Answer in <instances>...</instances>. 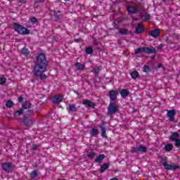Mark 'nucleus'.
Here are the masks:
<instances>
[{"instance_id":"f257e3e1","label":"nucleus","mask_w":180,"mask_h":180,"mask_svg":"<svg viewBox=\"0 0 180 180\" xmlns=\"http://www.w3.org/2000/svg\"><path fill=\"white\" fill-rule=\"evenodd\" d=\"M47 65H49V61L46 58L44 53H39L35 60V65L33 70V74L34 77L40 78L42 81L47 78V75H44V72L47 71Z\"/></svg>"},{"instance_id":"f03ea898","label":"nucleus","mask_w":180,"mask_h":180,"mask_svg":"<svg viewBox=\"0 0 180 180\" xmlns=\"http://www.w3.org/2000/svg\"><path fill=\"white\" fill-rule=\"evenodd\" d=\"M127 11L131 16L136 13H140L141 19L145 18V20H150V16L149 14L146 13L144 5L141 3H136L134 6H129L127 7Z\"/></svg>"},{"instance_id":"7ed1b4c3","label":"nucleus","mask_w":180,"mask_h":180,"mask_svg":"<svg viewBox=\"0 0 180 180\" xmlns=\"http://www.w3.org/2000/svg\"><path fill=\"white\" fill-rule=\"evenodd\" d=\"M13 25H14V30L17 32V33H19V34L25 35V34H29L30 33V30H29V29L24 27L23 26L16 22H14Z\"/></svg>"},{"instance_id":"20e7f679","label":"nucleus","mask_w":180,"mask_h":180,"mask_svg":"<svg viewBox=\"0 0 180 180\" xmlns=\"http://www.w3.org/2000/svg\"><path fill=\"white\" fill-rule=\"evenodd\" d=\"M119 112V105L113 102H110L108 107L107 115L112 116V115H116Z\"/></svg>"},{"instance_id":"39448f33","label":"nucleus","mask_w":180,"mask_h":180,"mask_svg":"<svg viewBox=\"0 0 180 180\" xmlns=\"http://www.w3.org/2000/svg\"><path fill=\"white\" fill-rule=\"evenodd\" d=\"M142 51L146 54H155L157 53V51H155V49H151L148 47H141L135 49L134 54H140V53H142Z\"/></svg>"},{"instance_id":"423d86ee","label":"nucleus","mask_w":180,"mask_h":180,"mask_svg":"<svg viewBox=\"0 0 180 180\" xmlns=\"http://www.w3.org/2000/svg\"><path fill=\"white\" fill-rule=\"evenodd\" d=\"M130 153H147V147L145 146H139L136 147H133L131 148Z\"/></svg>"},{"instance_id":"0eeeda50","label":"nucleus","mask_w":180,"mask_h":180,"mask_svg":"<svg viewBox=\"0 0 180 180\" xmlns=\"http://www.w3.org/2000/svg\"><path fill=\"white\" fill-rule=\"evenodd\" d=\"M1 168L5 172H12L13 171V165L10 162H4L1 165Z\"/></svg>"},{"instance_id":"6e6552de","label":"nucleus","mask_w":180,"mask_h":180,"mask_svg":"<svg viewBox=\"0 0 180 180\" xmlns=\"http://www.w3.org/2000/svg\"><path fill=\"white\" fill-rule=\"evenodd\" d=\"M117 95H119V91L117 90H111L108 93V96L110 98V101L113 102L117 99Z\"/></svg>"},{"instance_id":"1a4fd4ad","label":"nucleus","mask_w":180,"mask_h":180,"mask_svg":"<svg viewBox=\"0 0 180 180\" xmlns=\"http://www.w3.org/2000/svg\"><path fill=\"white\" fill-rule=\"evenodd\" d=\"M175 115H176L175 110H169L167 111V116L169 117V122H174V120H175Z\"/></svg>"},{"instance_id":"9d476101","label":"nucleus","mask_w":180,"mask_h":180,"mask_svg":"<svg viewBox=\"0 0 180 180\" xmlns=\"http://www.w3.org/2000/svg\"><path fill=\"white\" fill-rule=\"evenodd\" d=\"M163 167L165 169L172 170V171H176V169H179L180 168L179 165H172L167 163L164 164Z\"/></svg>"},{"instance_id":"9b49d317","label":"nucleus","mask_w":180,"mask_h":180,"mask_svg":"<svg viewBox=\"0 0 180 180\" xmlns=\"http://www.w3.org/2000/svg\"><path fill=\"white\" fill-rule=\"evenodd\" d=\"M22 123L25 126V127H29L32 126V124H33V120H30L27 116H25L22 120Z\"/></svg>"},{"instance_id":"f8f14e48","label":"nucleus","mask_w":180,"mask_h":180,"mask_svg":"<svg viewBox=\"0 0 180 180\" xmlns=\"http://www.w3.org/2000/svg\"><path fill=\"white\" fill-rule=\"evenodd\" d=\"M82 104L88 106V108H93V109H95V106H96L95 103L86 99L83 100Z\"/></svg>"},{"instance_id":"ddd939ff","label":"nucleus","mask_w":180,"mask_h":180,"mask_svg":"<svg viewBox=\"0 0 180 180\" xmlns=\"http://www.w3.org/2000/svg\"><path fill=\"white\" fill-rule=\"evenodd\" d=\"M148 35L151 36V37H154L155 39H157V37H160V30L155 29L154 30L150 31L148 32Z\"/></svg>"},{"instance_id":"4468645a","label":"nucleus","mask_w":180,"mask_h":180,"mask_svg":"<svg viewBox=\"0 0 180 180\" xmlns=\"http://www.w3.org/2000/svg\"><path fill=\"white\" fill-rule=\"evenodd\" d=\"M64 99V97L63 96V95L59 94L56 96L53 99H52V102L53 103H61V102H63V100Z\"/></svg>"},{"instance_id":"2eb2a0df","label":"nucleus","mask_w":180,"mask_h":180,"mask_svg":"<svg viewBox=\"0 0 180 180\" xmlns=\"http://www.w3.org/2000/svg\"><path fill=\"white\" fill-rule=\"evenodd\" d=\"M53 15H54V18L55 20H60V19H63V15L61 13V11L60 10L58 11H53Z\"/></svg>"},{"instance_id":"dca6fc26","label":"nucleus","mask_w":180,"mask_h":180,"mask_svg":"<svg viewBox=\"0 0 180 180\" xmlns=\"http://www.w3.org/2000/svg\"><path fill=\"white\" fill-rule=\"evenodd\" d=\"M143 32H144V25H143V23L140 22L136 27L135 33H136V34H141Z\"/></svg>"},{"instance_id":"f3484780","label":"nucleus","mask_w":180,"mask_h":180,"mask_svg":"<svg viewBox=\"0 0 180 180\" xmlns=\"http://www.w3.org/2000/svg\"><path fill=\"white\" fill-rule=\"evenodd\" d=\"M179 139V134L178 132H172L169 139L170 141H176Z\"/></svg>"},{"instance_id":"a211bd4d","label":"nucleus","mask_w":180,"mask_h":180,"mask_svg":"<svg viewBox=\"0 0 180 180\" xmlns=\"http://www.w3.org/2000/svg\"><path fill=\"white\" fill-rule=\"evenodd\" d=\"M75 67H76V70H77V71H84V70H85V65L79 62H77L75 64Z\"/></svg>"},{"instance_id":"6ab92c4d","label":"nucleus","mask_w":180,"mask_h":180,"mask_svg":"<svg viewBox=\"0 0 180 180\" xmlns=\"http://www.w3.org/2000/svg\"><path fill=\"white\" fill-rule=\"evenodd\" d=\"M99 127L101 128V136L102 137H108L106 136V127L105 126V122H103Z\"/></svg>"},{"instance_id":"aec40b11","label":"nucleus","mask_w":180,"mask_h":180,"mask_svg":"<svg viewBox=\"0 0 180 180\" xmlns=\"http://www.w3.org/2000/svg\"><path fill=\"white\" fill-rule=\"evenodd\" d=\"M105 158H106V156L104 154H101L96 158L94 162H103V160H105Z\"/></svg>"},{"instance_id":"412c9836","label":"nucleus","mask_w":180,"mask_h":180,"mask_svg":"<svg viewBox=\"0 0 180 180\" xmlns=\"http://www.w3.org/2000/svg\"><path fill=\"white\" fill-rule=\"evenodd\" d=\"M110 164L105 162L103 165H102L101 166V169H100V173L101 174H103V172H105V171H106V169H108V168H109Z\"/></svg>"},{"instance_id":"4be33fe9","label":"nucleus","mask_w":180,"mask_h":180,"mask_svg":"<svg viewBox=\"0 0 180 180\" xmlns=\"http://www.w3.org/2000/svg\"><path fill=\"white\" fill-rule=\"evenodd\" d=\"M68 110V112H77L78 108H77L75 104H69Z\"/></svg>"},{"instance_id":"5701e85b","label":"nucleus","mask_w":180,"mask_h":180,"mask_svg":"<svg viewBox=\"0 0 180 180\" xmlns=\"http://www.w3.org/2000/svg\"><path fill=\"white\" fill-rule=\"evenodd\" d=\"M130 75L132 79H136V78H140V74L139 73V72L136 70H134L133 72H131Z\"/></svg>"},{"instance_id":"b1692460","label":"nucleus","mask_w":180,"mask_h":180,"mask_svg":"<svg viewBox=\"0 0 180 180\" xmlns=\"http://www.w3.org/2000/svg\"><path fill=\"white\" fill-rule=\"evenodd\" d=\"M174 148V145L171 144V143H167L166 144V146H165V151H167V153H169V151H172Z\"/></svg>"},{"instance_id":"393cba45","label":"nucleus","mask_w":180,"mask_h":180,"mask_svg":"<svg viewBox=\"0 0 180 180\" xmlns=\"http://www.w3.org/2000/svg\"><path fill=\"white\" fill-rule=\"evenodd\" d=\"M90 134H91L92 137H96V136L99 134V130H98V129L93 128L91 129Z\"/></svg>"},{"instance_id":"a878e982","label":"nucleus","mask_w":180,"mask_h":180,"mask_svg":"<svg viewBox=\"0 0 180 180\" xmlns=\"http://www.w3.org/2000/svg\"><path fill=\"white\" fill-rule=\"evenodd\" d=\"M120 95H121L122 98H126V96H129V90L122 89L120 91Z\"/></svg>"},{"instance_id":"bb28decb","label":"nucleus","mask_w":180,"mask_h":180,"mask_svg":"<svg viewBox=\"0 0 180 180\" xmlns=\"http://www.w3.org/2000/svg\"><path fill=\"white\" fill-rule=\"evenodd\" d=\"M30 106L31 104L30 101H25L22 104V109H30Z\"/></svg>"},{"instance_id":"cd10ccee","label":"nucleus","mask_w":180,"mask_h":180,"mask_svg":"<svg viewBox=\"0 0 180 180\" xmlns=\"http://www.w3.org/2000/svg\"><path fill=\"white\" fill-rule=\"evenodd\" d=\"M39 176V173L37 172V170H34L30 174V178L32 179H34L35 178H37Z\"/></svg>"},{"instance_id":"c85d7f7f","label":"nucleus","mask_w":180,"mask_h":180,"mask_svg":"<svg viewBox=\"0 0 180 180\" xmlns=\"http://www.w3.org/2000/svg\"><path fill=\"white\" fill-rule=\"evenodd\" d=\"M143 72H146L147 74L148 72H151V68H150V66L147 65H143Z\"/></svg>"},{"instance_id":"c756f323","label":"nucleus","mask_w":180,"mask_h":180,"mask_svg":"<svg viewBox=\"0 0 180 180\" xmlns=\"http://www.w3.org/2000/svg\"><path fill=\"white\" fill-rule=\"evenodd\" d=\"M85 53L86 54H92L94 53V49L91 46L86 47Z\"/></svg>"},{"instance_id":"7c9ffc66","label":"nucleus","mask_w":180,"mask_h":180,"mask_svg":"<svg viewBox=\"0 0 180 180\" xmlns=\"http://www.w3.org/2000/svg\"><path fill=\"white\" fill-rule=\"evenodd\" d=\"M21 53L24 56H29V54H30V52L29 51V49H27V48H22L21 50Z\"/></svg>"},{"instance_id":"2f4dec72","label":"nucleus","mask_w":180,"mask_h":180,"mask_svg":"<svg viewBox=\"0 0 180 180\" xmlns=\"http://www.w3.org/2000/svg\"><path fill=\"white\" fill-rule=\"evenodd\" d=\"M20 115H23V109L20 108V110L15 111L14 112V116L16 117L17 116H20Z\"/></svg>"},{"instance_id":"473e14b6","label":"nucleus","mask_w":180,"mask_h":180,"mask_svg":"<svg viewBox=\"0 0 180 180\" xmlns=\"http://www.w3.org/2000/svg\"><path fill=\"white\" fill-rule=\"evenodd\" d=\"M6 108H12V106H13V101H12L11 100L7 101L6 103Z\"/></svg>"},{"instance_id":"72a5a7b5","label":"nucleus","mask_w":180,"mask_h":180,"mask_svg":"<svg viewBox=\"0 0 180 180\" xmlns=\"http://www.w3.org/2000/svg\"><path fill=\"white\" fill-rule=\"evenodd\" d=\"M95 155H96V153L95 151L92 150L91 153H87V157L89 158H95Z\"/></svg>"},{"instance_id":"f704fd0d","label":"nucleus","mask_w":180,"mask_h":180,"mask_svg":"<svg viewBox=\"0 0 180 180\" xmlns=\"http://www.w3.org/2000/svg\"><path fill=\"white\" fill-rule=\"evenodd\" d=\"M100 71H101V69H99L98 67L95 68L93 70V72L94 73L95 77H98Z\"/></svg>"},{"instance_id":"c9c22d12","label":"nucleus","mask_w":180,"mask_h":180,"mask_svg":"<svg viewBox=\"0 0 180 180\" xmlns=\"http://www.w3.org/2000/svg\"><path fill=\"white\" fill-rule=\"evenodd\" d=\"M6 84V77H0V85H5Z\"/></svg>"},{"instance_id":"e433bc0d","label":"nucleus","mask_w":180,"mask_h":180,"mask_svg":"<svg viewBox=\"0 0 180 180\" xmlns=\"http://www.w3.org/2000/svg\"><path fill=\"white\" fill-rule=\"evenodd\" d=\"M119 33H120V34H124V35L129 34V30H120L119 31Z\"/></svg>"},{"instance_id":"4c0bfd02","label":"nucleus","mask_w":180,"mask_h":180,"mask_svg":"<svg viewBox=\"0 0 180 180\" xmlns=\"http://www.w3.org/2000/svg\"><path fill=\"white\" fill-rule=\"evenodd\" d=\"M34 111H33V110H28L25 116L27 117V116H30V115H34Z\"/></svg>"},{"instance_id":"58836bf2","label":"nucleus","mask_w":180,"mask_h":180,"mask_svg":"<svg viewBox=\"0 0 180 180\" xmlns=\"http://www.w3.org/2000/svg\"><path fill=\"white\" fill-rule=\"evenodd\" d=\"M31 22L32 23H37L39 20H37V18L36 17L31 18Z\"/></svg>"},{"instance_id":"ea45409f","label":"nucleus","mask_w":180,"mask_h":180,"mask_svg":"<svg viewBox=\"0 0 180 180\" xmlns=\"http://www.w3.org/2000/svg\"><path fill=\"white\" fill-rule=\"evenodd\" d=\"M175 141V146L176 147L179 148L180 147V139H176Z\"/></svg>"},{"instance_id":"a19ab883","label":"nucleus","mask_w":180,"mask_h":180,"mask_svg":"<svg viewBox=\"0 0 180 180\" xmlns=\"http://www.w3.org/2000/svg\"><path fill=\"white\" fill-rule=\"evenodd\" d=\"M161 162L162 163V165L164 167V164H167V158H162Z\"/></svg>"},{"instance_id":"79ce46f5","label":"nucleus","mask_w":180,"mask_h":180,"mask_svg":"<svg viewBox=\"0 0 180 180\" xmlns=\"http://www.w3.org/2000/svg\"><path fill=\"white\" fill-rule=\"evenodd\" d=\"M37 148H39V145H36V144L32 145V150L35 151V150H37Z\"/></svg>"},{"instance_id":"37998d69","label":"nucleus","mask_w":180,"mask_h":180,"mask_svg":"<svg viewBox=\"0 0 180 180\" xmlns=\"http://www.w3.org/2000/svg\"><path fill=\"white\" fill-rule=\"evenodd\" d=\"M39 4H40L39 1H37L34 3V8H39Z\"/></svg>"},{"instance_id":"c03bdc74","label":"nucleus","mask_w":180,"mask_h":180,"mask_svg":"<svg viewBox=\"0 0 180 180\" xmlns=\"http://www.w3.org/2000/svg\"><path fill=\"white\" fill-rule=\"evenodd\" d=\"M162 47H164V44H160L158 46V50H162Z\"/></svg>"},{"instance_id":"a18cd8bd","label":"nucleus","mask_w":180,"mask_h":180,"mask_svg":"<svg viewBox=\"0 0 180 180\" xmlns=\"http://www.w3.org/2000/svg\"><path fill=\"white\" fill-rule=\"evenodd\" d=\"M75 41L76 43H79V41H82V39L81 38L75 39Z\"/></svg>"},{"instance_id":"49530a36","label":"nucleus","mask_w":180,"mask_h":180,"mask_svg":"<svg viewBox=\"0 0 180 180\" xmlns=\"http://www.w3.org/2000/svg\"><path fill=\"white\" fill-rule=\"evenodd\" d=\"M18 102H23V97L22 96L18 97Z\"/></svg>"},{"instance_id":"de8ad7c7","label":"nucleus","mask_w":180,"mask_h":180,"mask_svg":"<svg viewBox=\"0 0 180 180\" xmlns=\"http://www.w3.org/2000/svg\"><path fill=\"white\" fill-rule=\"evenodd\" d=\"M19 2L20 4H21V5H23V4H26V1H25V0H20Z\"/></svg>"},{"instance_id":"09e8293b","label":"nucleus","mask_w":180,"mask_h":180,"mask_svg":"<svg viewBox=\"0 0 180 180\" xmlns=\"http://www.w3.org/2000/svg\"><path fill=\"white\" fill-rule=\"evenodd\" d=\"M162 67H164V65L161 63L158 65V68H162Z\"/></svg>"},{"instance_id":"8fccbe9b","label":"nucleus","mask_w":180,"mask_h":180,"mask_svg":"<svg viewBox=\"0 0 180 180\" xmlns=\"http://www.w3.org/2000/svg\"><path fill=\"white\" fill-rule=\"evenodd\" d=\"M154 58H155V55H153V56H151V59H152V60H154Z\"/></svg>"},{"instance_id":"3c124183","label":"nucleus","mask_w":180,"mask_h":180,"mask_svg":"<svg viewBox=\"0 0 180 180\" xmlns=\"http://www.w3.org/2000/svg\"><path fill=\"white\" fill-rule=\"evenodd\" d=\"M38 2L43 3V2H44V0H38Z\"/></svg>"},{"instance_id":"603ef678","label":"nucleus","mask_w":180,"mask_h":180,"mask_svg":"<svg viewBox=\"0 0 180 180\" xmlns=\"http://www.w3.org/2000/svg\"><path fill=\"white\" fill-rule=\"evenodd\" d=\"M110 180H119V179H117V178H112V179H110Z\"/></svg>"},{"instance_id":"864d4df0","label":"nucleus","mask_w":180,"mask_h":180,"mask_svg":"<svg viewBox=\"0 0 180 180\" xmlns=\"http://www.w3.org/2000/svg\"><path fill=\"white\" fill-rule=\"evenodd\" d=\"M134 20H139L138 18H133Z\"/></svg>"},{"instance_id":"5fc2aeb1","label":"nucleus","mask_w":180,"mask_h":180,"mask_svg":"<svg viewBox=\"0 0 180 180\" xmlns=\"http://www.w3.org/2000/svg\"><path fill=\"white\" fill-rule=\"evenodd\" d=\"M176 37H177V39H179V35L176 34Z\"/></svg>"},{"instance_id":"6e6d98bb","label":"nucleus","mask_w":180,"mask_h":180,"mask_svg":"<svg viewBox=\"0 0 180 180\" xmlns=\"http://www.w3.org/2000/svg\"><path fill=\"white\" fill-rule=\"evenodd\" d=\"M65 1H70V0H65Z\"/></svg>"}]
</instances>
